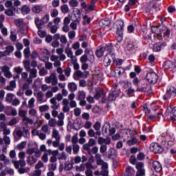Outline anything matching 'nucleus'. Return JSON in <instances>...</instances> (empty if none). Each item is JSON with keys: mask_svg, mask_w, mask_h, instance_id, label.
Here are the masks:
<instances>
[{"mask_svg": "<svg viewBox=\"0 0 176 176\" xmlns=\"http://www.w3.org/2000/svg\"><path fill=\"white\" fill-rule=\"evenodd\" d=\"M86 98V93H85V91H81L78 92V100H85Z\"/></svg>", "mask_w": 176, "mask_h": 176, "instance_id": "e433bc0d", "label": "nucleus"}, {"mask_svg": "<svg viewBox=\"0 0 176 176\" xmlns=\"http://www.w3.org/2000/svg\"><path fill=\"white\" fill-rule=\"evenodd\" d=\"M57 169V164H51L48 166L49 171H56Z\"/></svg>", "mask_w": 176, "mask_h": 176, "instance_id": "79ce46f5", "label": "nucleus"}, {"mask_svg": "<svg viewBox=\"0 0 176 176\" xmlns=\"http://www.w3.org/2000/svg\"><path fill=\"white\" fill-rule=\"evenodd\" d=\"M34 104H35V98H32L28 101V108H34L35 107Z\"/></svg>", "mask_w": 176, "mask_h": 176, "instance_id": "ea45409f", "label": "nucleus"}, {"mask_svg": "<svg viewBox=\"0 0 176 176\" xmlns=\"http://www.w3.org/2000/svg\"><path fill=\"white\" fill-rule=\"evenodd\" d=\"M35 148L32 147V148H29L27 151H26V153L28 155H34V153H35Z\"/></svg>", "mask_w": 176, "mask_h": 176, "instance_id": "bf43d9fd", "label": "nucleus"}, {"mask_svg": "<svg viewBox=\"0 0 176 176\" xmlns=\"http://www.w3.org/2000/svg\"><path fill=\"white\" fill-rule=\"evenodd\" d=\"M58 16V10L57 9H54L52 12L51 13V17H57Z\"/></svg>", "mask_w": 176, "mask_h": 176, "instance_id": "680f3d73", "label": "nucleus"}, {"mask_svg": "<svg viewBox=\"0 0 176 176\" xmlns=\"http://www.w3.org/2000/svg\"><path fill=\"white\" fill-rule=\"evenodd\" d=\"M14 23L16 27H19L20 30H24V21L21 19H15L14 21Z\"/></svg>", "mask_w": 176, "mask_h": 176, "instance_id": "ddd939ff", "label": "nucleus"}, {"mask_svg": "<svg viewBox=\"0 0 176 176\" xmlns=\"http://www.w3.org/2000/svg\"><path fill=\"white\" fill-rule=\"evenodd\" d=\"M56 123H57V122L55 118H51L48 122L50 127H56Z\"/></svg>", "mask_w": 176, "mask_h": 176, "instance_id": "4c0bfd02", "label": "nucleus"}, {"mask_svg": "<svg viewBox=\"0 0 176 176\" xmlns=\"http://www.w3.org/2000/svg\"><path fill=\"white\" fill-rule=\"evenodd\" d=\"M103 49H104V52H107V54H111L113 52V43H108L103 46Z\"/></svg>", "mask_w": 176, "mask_h": 176, "instance_id": "9d476101", "label": "nucleus"}, {"mask_svg": "<svg viewBox=\"0 0 176 176\" xmlns=\"http://www.w3.org/2000/svg\"><path fill=\"white\" fill-rule=\"evenodd\" d=\"M69 6H72V8H76L78 5H79V2H78V0H70L69 1Z\"/></svg>", "mask_w": 176, "mask_h": 176, "instance_id": "f704fd0d", "label": "nucleus"}, {"mask_svg": "<svg viewBox=\"0 0 176 176\" xmlns=\"http://www.w3.org/2000/svg\"><path fill=\"white\" fill-rule=\"evenodd\" d=\"M14 72H16V74H18L19 75H20V74L23 72V68H21L20 66L18 67H14Z\"/></svg>", "mask_w": 176, "mask_h": 176, "instance_id": "052dcab7", "label": "nucleus"}, {"mask_svg": "<svg viewBox=\"0 0 176 176\" xmlns=\"http://www.w3.org/2000/svg\"><path fill=\"white\" fill-rule=\"evenodd\" d=\"M43 10V7L39 5L34 6V7L32 8V12L36 14L41 13V12H42Z\"/></svg>", "mask_w": 176, "mask_h": 176, "instance_id": "2eb2a0df", "label": "nucleus"}, {"mask_svg": "<svg viewBox=\"0 0 176 176\" xmlns=\"http://www.w3.org/2000/svg\"><path fill=\"white\" fill-rule=\"evenodd\" d=\"M137 160L140 161L145 160V154L142 152L139 153L137 156Z\"/></svg>", "mask_w": 176, "mask_h": 176, "instance_id": "a18cd8bd", "label": "nucleus"}, {"mask_svg": "<svg viewBox=\"0 0 176 176\" xmlns=\"http://www.w3.org/2000/svg\"><path fill=\"white\" fill-rule=\"evenodd\" d=\"M111 63H112V60H111V58H109V57H108V56L106 55L103 60V64L104 67H109Z\"/></svg>", "mask_w": 176, "mask_h": 176, "instance_id": "412c9836", "label": "nucleus"}, {"mask_svg": "<svg viewBox=\"0 0 176 176\" xmlns=\"http://www.w3.org/2000/svg\"><path fill=\"white\" fill-rule=\"evenodd\" d=\"M52 138H55V140L60 139V134L58 133V131L57 129H54L52 131Z\"/></svg>", "mask_w": 176, "mask_h": 176, "instance_id": "bb28decb", "label": "nucleus"}, {"mask_svg": "<svg viewBox=\"0 0 176 176\" xmlns=\"http://www.w3.org/2000/svg\"><path fill=\"white\" fill-rule=\"evenodd\" d=\"M94 130H96V131H98V130H100L101 129V123H100V122H96L95 124L93 126Z\"/></svg>", "mask_w": 176, "mask_h": 176, "instance_id": "c03bdc74", "label": "nucleus"}, {"mask_svg": "<svg viewBox=\"0 0 176 176\" xmlns=\"http://www.w3.org/2000/svg\"><path fill=\"white\" fill-rule=\"evenodd\" d=\"M21 12L22 14H23V16H25V14H28V13H30V12H31V8H30V6H28L27 5H24L21 8Z\"/></svg>", "mask_w": 176, "mask_h": 176, "instance_id": "4468645a", "label": "nucleus"}, {"mask_svg": "<svg viewBox=\"0 0 176 176\" xmlns=\"http://www.w3.org/2000/svg\"><path fill=\"white\" fill-rule=\"evenodd\" d=\"M153 168L155 170L156 173H160L163 169L162 167V164L159 161H154L152 164Z\"/></svg>", "mask_w": 176, "mask_h": 176, "instance_id": "6e6552de", "label": "nucleus"}, {"mask_svg": "<svg viewBox=\"0 0 176 176\" xmlns=\"http://www.w3.org/2000/svg\"><path fill=\"white\" fill-rule=\"evenodd\" d=\"M43 100V92L38 91L37 93V101H42Z\"/></svg>", "mask_w": 176, "mask_h": 176, "instance_id": "864d4df0", "label": "nucleus"}, {"mask_svg": "<svg viewBox=\"0 0 176 176\" xmlns=\"http://www.w3.org/2000/svg\"><path fill=\"white\" fill-rule=\"evenodd\" d=\"M5 14H6L7 16H13V10L12 9L6 10Z\"/></svg>", "mask_w": 176, "mask_h": 176, "instance_id": "338daca9", "label": "nucleus"}, {"mask_svg": "<svg viewBox=\"0 0 176 176\" xmlns=\"http://www.w3.org/2000/svg\"><path fill=\"white\" fill-rule=\"evenodd\" d=\"M137 157H135V155H132L130 157L129 159V162L131 163V164H133V166H135L137 164Z\"/></svg>", "mask_w": 176, "mask_h": 176, "instance_id": "2f4dec72", "label": "nucleus"}, {"mask_svg": "<svg viewBox=\"0 0 176 176\" xmlns=\"http://www.w3.org/2000/svg\"><path fill=\"white\" fill-rule=\"evenodd\" d=\"M76 35L75 31H70L68 33L69 39H74Z\"/></svg>", "mask_w": 176, "mask_h": 176, "instance_id": "6e6d98bb", "label": "nucleus"}, {"mask_svg": "<svg viewBox=\"0 0 176 176\" xmlns=\"http://www.w3.org/2000/svg\"><path fill=\"white\" fill-rule=\"evenodd\" d=\"M146 79L148 83L156 85L157 83V79H159V76L155 72H149L146 75Z\"/></svg>", "mask_w": 176, "mask_h": 176, "instance_id": "7ed1b4c3", "label": "nucleus"}, {"mask_svg": "<svg viewBox=\"0 0 176 176\" xmlns=\"http://www.w3.org/2000/svg\"><path fill=\"white\" fill-rule=\"evenodd\" d=\"M124 72H125L124 68L120 67L115 70V74H118V76H122V75H123Z\"/></svg>", "mask_w": 176, "mask_h": 176, "instance_id": "c85d7f7f", "label": "nucleus"}, {"mask_svg": "<svg viewBox=\"0 0 176 176\" xmlns=\"http://www.w3.org/2000/svg\"><path fill=\"white\" fill-rule=\"evenodd\" d=\"M25 116H27V111H25V110H19V116H20L21 118H23Z\"/></svg>", "mask_w": 176, "mask_h": 176, "instance_id": "0e129e2a", "label": "nucleus"}, {"mask_svg": "<svg viewBox=\"0 0 176 176\" xmlns=\"http://www.w3.org/2000/svg\"><path fill=\"white\" fill-rule=\"evenodd\" d=\"M150 151L154 153L160 154L164 151V148H163V146L159 144V143L154 142L150 144Z\"/></svg>", "mask_w": 176, "mask_h": 176, "instance_id": "39448f33", "label": "nucleus"}, {"mask_svg": "<svg viewBox=\"0 0 176 176\" xmlns=\"http://www.w3.org/2000/svg\"><path fill=\"white\" fill-rule=\"evenodd\" d=\"M100 153H105L107 152V144H102L100 147Z\"/></svg>", "mask_w": 176, "mask_h": 176, "instance_id": "5fc2aeb1", "label": "nucleus"}, {"mask_svg": "<svg viewBox=\"0 0 176 176\" xmlns=\"http://www.w3.org/2000/svg\"><path fill=\"white\" fill-rule=\"evenodd\" d=\"M43 166V162H42V161H38V163L35 165L34 168L36 170H39V168H42Z\"/></svg>", "mask_w": 176, "mask_h": 176, "instance_id": "09e8293b", "label": "nucleus"}, {"mask_svg": "<svg viewBox=\"0 0 176 176\" xmlns=\"http://www.w3.org/2000/svg\"><path fill=\"white\" fill-rule=\"evenodd\" d=\"M39 56V54L36 51H33L31 54V58L32 60H35L38 58V56Z\"/></svg>", "mask_w": 176, "mask_h": 176, "instance_id": "8fccbe9b", "label": "nucleus"}, {"mask_svg": "<svg viewBox=\"0 0 176 176\" xmlns=\"http://www.w3.org/2000/svg\"><path fill=\"white\" fill-rule=\"evenodd\" d=\"M74 167V165L71 163H68L65 165V171H69Z\"/></svg>", "mask_w": 176, "mask_h": 176, "instance_id": "13d9d810", "label": "nucleus"}, {"mask_svg": "<svg viewBox=\"0 0 176 176\" xmlns=\"http://www.w3.org/2000/svg\"><path fill=\"white\" fill-rule=\"evenodd\" d=\"M14 51V47L13 45H8L6 47L5 54L6 56H10V53Z\"/></svg>", "mask_w": 176, "mask_h": 176, "instance_id": "f3484780", "label": "nucleus"}, {"mask_svg": "<svg viewBox=\"0 0 176 176\" xmlns=\"http://www.w3.org/2000/svg\"><path fill=\"white\" fill-rule=\"evenodd\" d=\"M30 78H36L37 76V73H38V70H36V69L33 68V69H30Z\"/></svg>", "mask_w": 176, "mask_h": 176, "instance_id": "7c9ffc66", "label": "nucleus"}, {"mask_svg": "<svg viewBox=\"0 0 176 176\" xmlns=\"http://www.w3.org/2000/svg\"><path fill=\"white\" fill-rule=\"evenodd\" d=\"M162 67L164 68V69H170V71H173L175 69L176 65L175 63L172 60H165L163 63Z\"/></svg>", "mask_w": 176, "mask_h": 176, "instance_id": "423d86ee", "label": "nucleus"}, {"mask_svg": "<svg viewBox=\"0 0 176 176\" xmlns=\"http://www.w3.org/2000/svg\"><path fill=\"white\" fill-rule=\"evenodd\" d=\"M163 39H160L159 42L155 43L153 46V52H161L162 50H164V47L167 46V43L166 41H162Z\"/></svg>", "mask_w": 176, "mask_h": 176, "instance_id": "20e7f679", "label": "nucleus"}, {"mask_svg": "<svg viewBox=\"0 0 176 176\" xmlns=\"http://www.w3.org/2000/svg\"><path fill=\"white\" fill-rule=\"evenodd\" d=\"M89 60V58L87 57V54L82 55L80 58V62L81 64H83L85 63H87V60Z\"/></svg>", "mask_w": 176, "mask_h": 176, "instance_id": "a19ab883", "label": "nucleus"}, {"mask_svg": "<svg viewBox=\"0 0 176 176\" xmlns=\"http://www.w3.org/2000/svg\"><path fill=\"white\" fill-rule=\"evenodd\" d=\"M105 96H107V93L105 92V91H104V89L99 88L96 91L94 98L95 100H100V98H102V104H107V100H105Z\"/></svg>", "mask_w": 176, "mask_h": 176, "instance_id": "f03ea898", "label": "nucleus"}, {"mask_svg": "<svg viewBox=\"0 0 176 176\" xmlns=\"http://www.w3.org/2000/svg\"><path fill=\"white\" fill-rule=\"evenodd\" d=\"M23 54L25 58H30V56H31V51H30V47H28L24 49Z\"/></svg>", "mask_w": 176, "mask_h": 176, "instance_id": "b1692460", "label": "nucleus"}, {"mask_svg": "<svg viewBox=\"0 0 176 176\" xmlns=\"http://www.w3.org/2000/svg\"><path fill=\"white\" fill-rule=\"evenodd\" d=\"M117 98L118 97L115 96L114 94L110 92L108 94L107 98H104V100H106V103H107L108 102V101L109 102L116 101Z\"/></svg>", "mask_w": 176, "mask_h": 176, "instance_id": "dca6fc26", "label": "nucleus"}, {"mask_svg": "<svg viewBox=\"0 0 176 176\" xmlns=\"http://www.w3.org/2000/svg\"><path fill=\"white\" fill-rule=\"evenodd\" d=\"M116 28V41L119 43L123 41V32L124 31V21L123 20H119L117 21Z\"/></svg>", "mask_w": 176, "mask_h": 176, "instance_id": "f257e3e1", "label": "nucleus"}, {"mask_svg": "<svg viewBox=\"0 0 176 176\" xmlns=\"http://www.w3.org/2000/svg\"><path fill=\"white\" fill-rule=\"evenodd\" d=\"M134 91H135V90L134 89L132 88H129L128 89H126L125 91V93L127 94V96H129V97H130L131 96V94H133V93H134Z\"/></svg>", "mask_w": 176, "mask_h": 176, "instance_id": "3c124183", "label": "nucleus"}, {"mask_svg": "<svg viewBox=\"0 0 176 176\" xmlns=\"http://www.w3.org/2000/svg\"><path fill=\"white\" fill-rule=\"evenodd\" d=\"M34 23L37 30H42V25L46 24L45 21H43L42 19H39V17L35 18Z\"/></svg>", "mask_w": 176, "mask_h": 176, "instance_id": "9b49d317", "label": "nucleus"}, {"mask_svg": "<svg viewBox=\"0 0 176 176\" xmlns=\"http://www.w3.org/2000/svg\"><path fill=\"white\" fill-rule=\"evenodd\" d=\"M25 145H27V142L25 141H23L20 144H19L17 146L19 151H21V149H24V146H25Z\"/></svg>", "mask_w": 176, "mask_h": 176, "instance_id": "de8ad7c7", "label": "nucleus"}, {"mask_svg": "<svg viewBox=\"0 0 176 176\" xmlns=\"http://www.w3.org/2000/svg\"><path fill=\"white\" fill-rule=\"evenodd\" d=\"M65 53L67 55V57L71 58L74 56V52H72V48L67 47L65 50Z\"/></svg>", "mask_w": 176, "mask_h": 176, "instance_id": "c756f323", "label": "nucleus"}, {"mask_svg": "<svg viewBox=\"0 0 176 176\" xmlns=\"http://www.w3.org/2000/svg\"><path fill=\"white\" fill-rule=\"evenodd\" d=\"M108 129H111V124L109 122H107L106 124H104L102 127V133L104 134H108Z\"/></svg>", "mask_w": 176, "mask_h": 176, "instance_id": "a211bd4d", "label": "nucleus"}, {"mask_svg": "<svg viewBox=\"0 0 176 176\" xmlns=\"http://www.w3.org/2000/svg\"><path fill=\"white\" fill-rule=\"evenodd\" d=\"M98 145H109L111 144V138H104L102 137H99L98 140Z\"/></svg>", "mask_w": 176, "mask_h": 176, "instance_id": "f8f14e48", "label": "nucleus"}, {"mask_svg": "<svg viewBox=\"0 0 176 176\" xmlns=\"http://www.w3.org/2000/svg\"><path fill=\"white\" fill-rule=\"evenodd\" d=\"M30 65H31V63L30 62V60H26L23 61V67L27 72H30V71H31V67H30Z\"/></svg>", "mask_w": 176, "mask_h": 176, "instance_id": "4be33fe9", "label": "nucleus"}, {"mask_svg": "<svg viewBox=\"0 0 176 176\" xmlns=\"http://www.w3.org/2000/svg\"><path fill=\"white\" fill-rule=\"evenodd\" d=\"M68 88L70 89L72 91H75L78 89V85L75 82H69L68 84Z\"/></svg>", "mask_w": 176, "mask_h": 176, "instance_id": "cd10ccee", "label": "nucleus"}, {"mask_svg": "<svg viewBox=\"0 0 176 176\" xmlns=\"http://www.w3.org/2000/svg\"><path fill=\"white\" fill-rule=\"evenodd\" d=\"M135 165V168H137L138 170L143 169L144 166H145L144 162H136V164Z\"/></svg>", "mask_w": 176, "mask_h": 176, "instance_id": "c9c22d12", "label": "nucleus"}, {"mask_svg": "<svg viewBox=\"0 0 176 176\" xmlns=\"http://www.w3.org/2000/svg\"><path fill=\"white\" fill-rule=\"evenodd\" d=\"M13 97H14V94H7L6 97V101L7 102H12V100H13Z\"/></svg>", "mask_w": 176, "mask_h": 176, "instance_id": "473e14b6", "label": "nucleus"}, {"mask_svg": "<svg viewBox=\"0 0 176 176\" xmlns=\"http://www.w3.org/2000/svg\"><path fill=\"white\" fill-rule=\"evenodd\" d=\"M155 60H156V58L155 57V55L153 54H151V55H149L148 56L149 63H155Z\"/></svg>", "mask_w": 176, "mask_h": 176, "instance_id": "69168bd1", "label": "nucleus"}, {"mask_svg": "<svg viewBox=\"0 0 176 176\" xmlns=\"http://www.w3.org/2000/svg\"><path fill=\"white\" fill-rule=\"evenodd\" d=\"M86 167V165L85 164H81L80 165V167L76 166V170L78 171H85V168Z\"/></svg>", "mask_w": 176, "mask_h": 176, "instance_id": "603ef678", "label": "nucleus"}, {"mask_svg": "<svg viewBox=\"0 0 176 176\" xmlns=\"http://www.w3.org/2000/svg\"><path fill=\"white\" fill-rule=\"evenodd\" d=\"M117 89H118V85H115L113 88L110 91V92L114 94L116 97H119V96H120V94L118 92Z\"/></svg>", "mask_w": 176, "mask_h": 176, "instance_id": "72a5a7b5", "label": "nucleus"}, {"mask_svg": "<svg viewBox=\"0 0 176 176\" xmlns=\"http://www.w3.org/2000/svg\"><path fill=\"white\" fill-rule=\"evenodd\" d=\"M165 113H166V115H167V113H168V115H170V113H173V116H175V118H176V106L175 107H174L173 109H172V110H171V112L170 111H166L165 112Z\"/></svg>", "mask_w": 176, "mask_h": 176, "instance_id": "4d7b16f0", "label": "nucleus"}, {"mask_svg": "<svg viewBox=\"0 0 176 176\" xmlns=\"http://www.w3.org/2000/svg\"><path fill=\"white\" fill-rule=\"evenodd\" d=\"M88 135L89 137H91V138L96 137V132H94V129H89L88 131Z\"/></svg>", "mask_w": 176, "mask_h": 176, "instance_id": "e2e57ef3", "label": "nucleus"}, {"mask_svg": "<svg viewBox=\"0 0 176 176\" xmlns=\"http://www.w3.org/2000/svg\"><path fill=\"white\" fill-rule=\"evenodd\" d=\"M113 64H116L117 67H120V65H122L123 64V59H115L114 61L113 62Z\"/></svg>", "mask_w": 176, "mask_h": 176, "instance_id": "37998d69", "label": "nucleus"}, {"mask_svg": "<svg viewBox=\"0 0 176 176\" xmlns=\"http://www.w3.org/2000/svg\"><path fill=\"white\" fill-rule=\"evenodd\" d=\"M160 27V25H159V26H152L151 27V32L153 34H156L158 36Z\"/></svg>", "mask_w": 176, "mask_h": 176, "instance_id": "58836bf2", "label": "nucleus"}, {"mask_svg": "<svg viewBox=\"0 0 176 176\" xmlns=\"http://www.w3.org/2000/svg\"><path fill=\"white\" fill-rule=\"evenodd\" d=\"M91 22V19L89 17V15H85L83 16L82 24L83 25H86L87 24H90Z\"/></svg>", "mask_w": 176, "mask_h": 176, "instance_id": "5701e85b", "label": "nucleus"}, {"mask_svg": "<svg viewBox=\"0 0 176 176\" xmlns=\"http://www.w3.org/2000/svg\"><path fill=\"white\" fill-rule=\"evenodd\" d=\"M31 157H32V160L33 162H31ZM27 162H28V164H29V166H32V164H34V163H36V162H38V159L35 158V157L34 155H32V157H28Z\"/></svg>", "mask_w": 176, "mask_h": 176, "instance_id": "393cba45", "label": "nucleus"}, {"mask_svg": "<svg viewBox=\"0 0 176 176\" xmlns=\"http://www.w3.org/2000/svg\"><path fill=\"white\" fill-rule=\"evenodd\" d=\"M166 96L167 97H170V98H174V97H176V88L175 87H168L166 89Z\"/></svg>", "mask_w": 176, "mask_h": 176, "instance_id": "0eeeda50", "label": "nucleus"}, {"mask_svg": "<svg viewBox=\"0 0 176 176\" xmlns=\"http://www.w3.org/2000/svg\"><path fill=\"white\" fill-rule=\"evenodd\" d=\"M47 110H49V106L47 104L39 107L40 112H46Z\"/></svg>", "mask_w": 176, "mask_h": 176, "instance_id": "49530a36", "label": "nucleus"}, {"mask_svg": "<svg viewBox=\"0 0 176 176\" xmlns=\"http://www.w3.org/2000/svg\"><path fill=\"white\" fill-rule=\"evenodd\" d=\"M137 142H138V140L137 138L133 136L131 140L127 141V145H129V146H133V145H135Z\"/></svg>", "mask_w": 176, "mask_h": 176, "instance_id": "6ab92c4d", "label": "nucleus"}, {"mask_svg": "<svg viewBox=\"0 0 176 176\" xmlns=\"http://www.w3.org/2000/svg\"><path fill=\"white\" fill-rule=\"evenodd\" d=\"M60 10L62 13H64V14H66V13H68L69 12V8H68V5L64 4L61 6Z\"/></svg>", "mask_w": 176, "mask_h": 176, "instance_id": "a878e982", "label": "nucleus"}, {"mask_svg": "<svg viewBox=\"0 0 176 176\" xmlns=\"http://www.w3.org/2000/svg\"><path fill=\"white\" fill-rule=\"evenodd\" d=\"M73 152L74 154L79 152V145L76 144L73 146Z\"/></svg>", "mask_w": 176, "mask_h": 176, "instance_id": "774afa93", "label": "nucleus"}, {"mask_svg": "<svg viewBox=\"0 0 176 176\" xmlns=\"http://www.w3.org/2000/svg\"><path fill=\"white\" fill-rule=\"evenodd\" d=\"M100 23H102L104 27H109L111 25V19L109 18H104L100 21Z\"/></svg>", "mask_w": 176, "mask_h": 176, "instance_id": "aec40b11", "label": "nucleus"}, {"mask_svg": "<svg viewBox=\"0 0 176 176\" xmlns=\"http://www.w3.org/2000/svg\"><path fill=\"white\" fill-rule=\"evenodd\" d=\"M104 53H105L104 46L100 45L96 49L95 54L98 58H101L104 56Z\"/></svg>", "mask_w": 176, "mask_h": 176, "instance_id": "1a4fd4ad", "label": "nucleus"}]
</instances>
